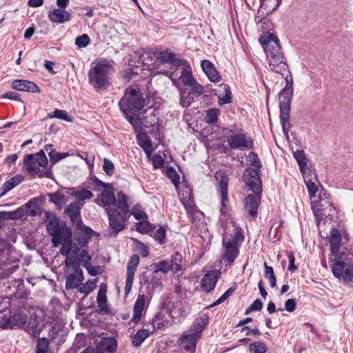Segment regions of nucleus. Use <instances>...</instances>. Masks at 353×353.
Segmentation results:
<instances>
[{"mask_svg": "<svg viewBox=\"0 0 353 353\" xmlns=\"http://www.w3.org/2000/svg\"><path fill=\"white\" fill-rule=\"evenodd\" d=\"M91 257L87 251L81 249L72 239V231L68 228V268L71 265L74 272L68 275V289L79 288L83 276L81 265L86 267L90 263Z\"/></svg>", "mask_w": 353, "mask_h": 353, "instance_id": "f257e3e1", "label": "nucleus"}, {"mask_svg": "<svg viewBox=\"0 0 353 353\" xmlns=\"http://www.w3.org/2000/svg\"><path fill=\"white\" fill-rule=\"evenodd\" d=\"M259 41L265 52L270 69L282 74L283 72H288L289 68L277 36L268 32L261 37Z\"/></svg>", "mask_w": 353, "mask_h": 353, "instance_id": "f03ea898", "label": "nucleus"}, {"mask_svg": "<svg viewBox=\"0 0 353 353\" xmlns=\"http://www.w3.org/2000/svg\"><path fill=\"white\" fill-rule=\"evenodd\" d=\"M113 64L112 60L101 59L91 65L88 81L97 91H103L110 85L111 75L114 72Z\"/></svg>", "mask_w": 353, "mask_h": 353, "instance_id": "7ed1b4c3", "label": "nucleus"}, {"mask_svg": "<svg viewBox=\"0 0 353 353\" xmlns=\"http://www.w3.org/2000/svg\"><path fill=\"white\" fill-rule=\"evenodd\" d=\"M82 206L70 202L68 205V217L70 218L73 230L68 227L74 234V239L78 243L79 247L83 248L90 237L92 230L85 225L81 216Z\"/></svg>", "mask_w": 353, "mask_h": 353, "instance_id": "20e7f679", "label": "nucleus"}, {"mask_svg": "<svg viewBox=\"0 0 353 353\" xmlns=\"http://www.w3.org/2000/svg\"><path fill=\"white\" fill-rule=\"evenodd\" d=\"M330 268L333 275L346 283H353V250H344L340 255L332 258Z\"/></svg>", "mask_w": 353, "mask_h": 353, "instance_id": "39448f33", "label": "nucleus"}, {"mask_svg": "<svg viewBox=\"0 0 353 353\" xmlns=\"http://www.w3.org/2000/svg\"><path fill=\"white\" fill-rule=\"evenodd\" d=\"M119 105L124 114L139 112L143 108L145 100L137 85L126 88Z\"/></svg>", "mask_w": 353, "mask_h": 353, "instance_id": "423d86ee", "label": "nucleus"}, {"mask_svg": "<svg viewBox=\"0 0 353 353\" xmlns=\"http://www.w3.org/2000/svg\"><path fill=\"white\" fill-rule=\"evenodd\" d=\"M292 97V82L286 79V85L279 94L280 121L285 137L288 139L289 129L287 124L289 123L290 105Z\"/></svg>", "mask_w": 353, "mask_h": 353, "instance_id": "0eeeda50", "label": "nucleus"}, {"mask_svg": "<svg viewBox=\"0 0 353 353\" xmlns=\"http://www.w3.org/2000/svg\"><path fill=\"white\" fill-rule=\"evenodd\" d=\"M244 241V236L240 227H235L230 238H223V245L225 250V257L228 263H233L239 254V248Z\"/></svg>", "mask_w": 353, "mask_h": 353, "instance_id": "6e6552de", "label": "nucleus"}, {"mask_svg": "<svg viewBox=\"0 0 353 353\" xmlns=\"http://www.w3.org/2000/svg\"><path fill=\"white\" fill-rule=\"evenodd\" d=\"M47 164L48 159L43 151L28 155L25 159V168L31 175H43Z\"/></svg>", "mask_w": 353, "mask_h": 353, "instance_id": "1a4fd4ad", "label": "nucleus"}, {"mask_svg": "<svg viewBox=\"0 0 353 353\" xmlns=\"http://www.w3.org/2000/svg\"><path fill=\"white\" fill-rule=\"evenodd\" d=\"M231 134L226 136L227 143L230 148L233 150L251 149L253 148L254 142L252 139L243 130L239 132L234 133L232 130L226 129Z\"/></svg>", "mask_w": 353, "mask_h": 353, "instance_id": "9d476101", "label": "nucleus"}, {"mask_svg": "<svg viewBox=\"0 0 353 353\" xmlns=\"http://www.w3.org/2000/svg\"><path fill=\"white\" fill-rule=\"evenodd\" d=\"M28 317L25 330L32 335H39L43 327V312L39 308H32L28 312Z\"/></svg>", "mask_w": 353, "mask_h": 353, "instance_id": "9b49d317", "label": "nucleus"}, {"mask_svg": "<svg viewBox=\"0 0 353 353\" xmlns=\"http://www.w3.org/2000/svg\"><path fill=\"white\" fill-rule=\"evenodd\" d=\"M109 221V228L111 234L116 236L119 232L123 230L127 220L126 214L119 212L117 209L110 210L108 208L107 212Z\"/></svg>", "mask_w": 353, "mask_h": 353, "instance_id": "f8f14e48", "label": "nucleus"}, {"mask_svg": "<svg viewBox=\"0 0 353 353\" xmlns=\"http://www.w3.org/2000/svg\"><path fill=\"white\" fill-rule=\"evenodd\" d=\"M28 312L26 309H20L13 312H11L9 317L4 321L0 322V327L12 328L14 326L25 327L27 323Z\"/></svg>", "mask_w": 353, "mask_h": 353, "instance_id": "ddd939ff", "label": "nucleus"}, {"mask_svg": "<svg viewBox=\"0 0 353 353\" xmlns=\"http://www.w3.org/2000/svg\"><path fill=\"white\" fill-rule=\"evenodd\" d=\"M259 172L252 168L245 169L243 174L245 183L254 194H261L262 190L261 180L259 177Z\"/></svg>", "mask_w": 353, "mask_h": 353, "instance_id": "4468645a", "label": "nucleus"}, {"mask_svg": "<svg viewBox=\"0 0 353 353\" xmlns=\"http://www.w3.org/2000/svg\"><path fill=\"white\" fill-rule=\"evenodd\" d=\"M341 241V236L339 233V230L333 228L330 231V236L329 243L331 248V254L329 256L330 263H333V260L331 258H334L337 255H340L345 250H353V247H343L342 248H340V244Z\"/></svg>", "mask_w": 353, "mask_h": 353, "instance_id": "2eb2a0df", "label": "nucleus"}, {"mask_svg": "<svg viewBox=\"0 0 353 353\" xmlns=\"http://www.w3.org/2000/svg\"><path fill=\"white\" fill-rule=\"evenodd\" d=\"M140 262L139 256L137 254H133L127 264L126 280L125 286V293L128 294L132 289L135 272Z\"/></svg>", "mask_w": 353, "mask_h": 353, "instance_id": "dca6fc26", "label": "nucleus"}, {"mask_svg": "<svg viewBox=\"0 0 353 353\" xmlns=\"http://www.w3.org/2000/svg\"><path fill=\"white\" fill-rule=\"evenodd\" d=\"M66 0H57V7L48 13V19L54 23H63L66 20Z\"/></svg>", "mask_w": 353, "mask_h": 353, "instance_id": "f3484780", "label": "nucleus"}, {"mask_svg": "<svg viewBox=\"0 0 353 353\" xmlns=\"http://www.w3.org/2000/svg\"><path fill=\"white\" fill-rule=\"evenodd\" d=\"M199 339L198 334H183L178 339L177 343L186 352L195 353L196 344Z\"/></svg>", "mask_w": 353, "mask_h": 353, "instance_id": "a211bd4d", "label": "nucleus"}, {"mask_svg": "<svg viewBox=\"0 0 353 353\" xmlns=\"http://www.w3.org/2000/svg\"><path fill=\"white\" fill-rule=\"evenodd\" d=\"M171 81L176 87L179 86L180 81L185 85L188 86L192 84L193 82H195L196 80L194 79L192 74V68L190 64L186 62V63L183 65V67L181 70L180 76L178 77H171Z\"/></svg>", "mask_w": 353, "mask_h": 353, "instance_id": "6ab92c4d", "label": "nucleus"}, {"mask_svg": "<svg viewBox=\"0 0 353 353\" xmlns=\"http://www.w3.org/2000/svg\"><path fill=\"white\" fill-rule=\"evenodd\" d=\"M117 349V341L113 337H103L96 345L97 353H115Z\"/></svg>", "mask_w": 353, "mask_h": 353, "instance_id": "aec40b11", "label": "nucleus"}, {"mask_svg": "<svg viewBox=\"0 0 353 353\" xmlns=\"http://www.w3.org/2000/svg\"><path fill=\"white\" fill-rule=\"evenodd\" d=\"M261 203V194H248L245 198V209L248 214L252 218H256L258 208Z\"/></svg>", "mask_w": 353, "mask_h": 353, "instance_id": "412c9836", "label": "nucleus"}, {"mask_svg": "<svg viewBox=\"0 0 353 353\" xmlns=\"http://www.w3.org/2000/svg\"><path fill=\"white\" fill-rule=\"evenodd\" d=\"M218 272L217 270H211L204 275L201 281V287L205 292H210L214 289L218 280Z\"/></svg>", "mask_w": 353, "mask_h": 353, "instance_id": "4be33fe9", "label": "nucleus"}, {"mask_svg": "<svg viewBox=\"0 0 353 353\" xmlns=\"http://www.w3.org/2000/svg\"><path fill=\"white\" fill-rule=\"evenodd\" d=\"M146 297L145 294H139L133 307V315L131 321L135 323L139 322L141 319L142 314L145 308Z\"/></svg>", "mask_w": 353, "mask_h": 353, "instance_id": "5701e85b", "label": "nucleus"}, {"mask_svg": "<svg viewBox=\"0 0 353 353\" xmlns=\"http://www.w3.org/2000/svg\"><path fill=\"white\" fill-rule=\"evenodd\" d=\"M68 190L71 191L68 193L71 196L74 198L72 202L82 207L85 200H89L93 196V194L86 189L75 190L74 188H71L68 189Z\"/></svg>", "mask_w": 353, "mask_h": 353, "instance_id": "b1692460", "label": "nucleus"}, {"mask_svg": "<svg viewBox=\"0 0 353 353\" xmlns=\"http://www.w3.org/2000/svg\"><path fill=\"white\" fill-rule=\"evenodd\" d=\"M186 61L185 59H180L175 58L173 61H170L168 63L169 70H165L159 68V73L168 76L171 79V77H176L177 75H175V72L179 70L183 67V65L186 63Z\"/></svg>", "mask_w": 353, "mask_h": 353, "instance_id": "393cba45", "label": "nucleus"}, {"mask_svg": "<svg viewBox=\"0 0 353 353\" xmlns=\"http://www.w3.org/2000/svg\"><path fill=\"white\" fill-rule=\"evenodd\" d=\"M201 68L212 82H219L221 77L214 65L208 60H203L201 64Z\"/></svg>", "mask_w": 353, "mask_h": 353, "instance_id": "a878e982", "label": "nucleus"}, {"mask_svg": "<svg viewBox=\"0 0 353 353\" xmlns=\"http://www.w3.org/2000/svg\"><path fill=\"white\" fill-rule=\"evenodd\" d=\"M12 88L19 91L39 92V87L34 83L26 80H15L12 83Z\"/></svg>", "mask_w": 353, "mask_h": 353, "instance_id": "bb28decb", "label": "nucleus"}, {"mask_svg": "<svg viewBox=\"0 0 353 353\" xmlns=\"http://www.w3.org/2000/svg\"><path fill=\"white\" fill-rule=\"evenodd\" d=\"M109 188H105L101 195V202L103 203L106 212H108V208L110 210L114 209L113 206L115 205L116 203V196Z\"/></svg>", "mask_w": 353, "mask_h": 353, "instance_id": "cd10ccee", "label": "nucleus"}, {"mask_svg": "<svg viewBox=\"0 0 353 353\" xmlns=\"http://www.w3.org/2000/svg\"><path fill=\"white\" fill-rule=\"evenodd\" d=\"M152 330H160L164 327H169L171 325V321L168 319L167 315L163 312L160 311L154 316L152 321Z\"/></svg>", "mask_w": 353, "mask_h": 353, "instance_id": "c85d7f7f", "label": "nucleus"}, {"mask_svg": "<svg viewBox=\"0 0 353 353\" xmlns=\"http://www.w3.org/2000/svg\"><path fill=\"white\" fill-rule=\"evenodd\" d=\"M115 205L113 206L114 209L120 210L119 212H122L123 214H128L130 211V207L127 202L126 195L121 191L117 193V199H116Z\"/></svg>", "mask_w": 353, "mask_h": 353, "instance_id": "c756f323", "label": "nucleus"}, {"mask_svg": "<svg viewBox=\"0 0 353 353\" xmlns=\"http://www.w3.org/2000/svg\"><path fill=\"white\" fill-rule=\"evenodd\" d=\"M154 332V330L141 329L132 337V345L134 347H139L142 343Z\"/></svg>", "mask_w": 353, "mask_h": 353, "instance_id": "7c9ffc66", "label": "nucleus"}, {"mask_svg": "<svg viewBox=\"0 0 353 353\" xmlns=\"http://www.w3.org/2000/svg\"><path fill=\"white\" fill-rule=\"evenodd\" d=\"M161 305L162 310H165L170 317H173L172 312L178 307L179 302L172 297L166 296L162 300Z\"/></svg>", "mask_w": 353, "mask_h": 353, "instance_id": "2f4dec72", "label": "nucleus"}, {"mask_svg": "<svg viewBox=\"0 0 353 353\" xmlns=\"http://www.w3.org/2000/svg\"><path fill=\"white\" fill-rule=\"evenodd\" d=\"M228 178L225 176H221L219 181L220 193L221 195V209L222 214L225 213V201H228Z\"/></svg>", "mask_w": 353, "mask_h": 353, "instance_id": "473e14b6", "label": "nucleus"}, {"mask_svg": "<svg viewBox=\"0 0 353 353\" xmlns=\"http://www.w3.org/2000/svg\"><path fill=\"white\" fill-rule=\"evenodd\" d=\"M294 159L296 160L300 171L302 174H305L307 167V160L305 155L304 151L302 150H297L293 153Z\"/></svg>", "mask_w": 353, "mask_h": 353, "instance_id": "72a5a7b5", "label": "nucleus"}, {"mask_svg": "<svg viewBox=\"0 0 353 353\" xmlns=\"http://www.w3.org/2000/svg\"><path fill=\"white\" fill-rule=\"evenodd\" d=\"M220 91H223L224 94H219L218 95L219 97V104L222 105L224 104H228L232 102V92L230 89V87L225 84H221L219 85Z\"/></svg>", "mask_w": 353, "mask_h": 353, "instance_id": "f704fd0d", "label": "nucleus"}, {"mask_svg": "<svg viewBox=\"0 0 353 353\" xmlns=\"http://www.w3.org/2000/svg\"><path fill=\"white\" fill-rule=\"evenodd\" d=\"M208 323V317L205 315L203 317L196 319L192 325L194 332L192 334H198V337L201 338V333L203 332Z\"/></svg>", "mask_w": 353, "mask_h": 353, "instance_id": "c9c22d12", "label": "nucleus"}, {"mask_svg": "<svg viewBox=\"0 0 353 353\" xmlns=\"http://www.w3.org/2000/svg\"><path fill=\"white\" fill-rule=\"evenodd\" d=\"M10 302L8 298L2 299L0 297V322L4 321L9 317L11 313L10 309Z\"/></svg>", "mask_w": 353, "mask_h": 353, "instance_id": "e433bc0d", "label": "nucleus"}, {"mask_svg": "<svg viewBox=\"0 0 353 353\" xmlns=\"http://www.w3.org/2000/svg\"><path fill=\"white\" fill-rule=\"evenodd\" d=\"M155 270L152 272V277H157L158 272L163 274L168 273L172 269V264L168 260H162L157 263H154Z\"/></svg>", "mask_w": 353, "mask_h": 353, "instance_id": "4c0bfd02", "label": "nucleus"}, {"mask_svg": "<svg viewBox=\"0 0 353 353\" xmlns=\"http://www.w3.org/2000/svg\"><path fill=\"white\" fill-rule=\"evenodd\" d=\"M184 90H188V92H190V94L194 99L201 96L204 92L203 87L196 81L187 86Z\"/></svg>", "mask_w": 353, "mask_h": 353, "instance_id": "58836bf2", "label": "nucleus"}, {"mask_svg": "<svg viewBox=\"0 0 353 353\" xmlns=\"http://www.w3.org/2000/svg\"><path fill=\"white\" fill-rule=\"evenodd\" d=\"M194 99H195L190 94V92H188V90H185L184 89L181 90L179 103L183 108L189 107Z\"/></svg>", "mask_w": 353, "mask_h": 353, "instance_id": "ea45409f", "label": "nucleus"}, {"mask_svg": "<svg viewBox=\"0 0 353 353\" xmlns=\"http://www.w3.org/2000/svg\"><path fill=\"white\" fill-rule=\"evenodd\" d=\"M182 255L179 252H175L172 256L170 263L172 264V269L174 270L176 272L182 270Z\"/></svg>", "mask_w": 353, "mask_h": 353, "instance_id": "a19ab883", "label": "nucleus"}, {"mask_svg": "<svg viewBox=\"0 0 353 353\" xmlns=\"http://www.w3.org/2000/svg\"><path fill=\"white\" fill-rule=\"evenodd\" d=\"M205 121L208 124H213L217 121L220 110L218 108H210L206 110Z\"/></svg>", "mask_w": 353, "mask_h": 353, "instance_id": "79ce46f5", "label": "nucleus"}, {"mask_svg": "<svg viewBox=\"0 0 353 353\" xmlns=\"http://www.w3.org/2000/svg\"><path fill=\"white\" fill-rule=\"evenodd\" d=\"M175 54L169 50H164L158 53L157 60L159 61L161 63L168 64L170 61L174 59Z\"/></svg>", "mask_w": 353, "mask_h": 353, "instance_id": "37998d69", "label": "nucleus"}, {"mask_svg": "<svg viewBox=\"0 0 353 353\" xmlns=\"http://www.w3.org/2000/svg\"><path fill=\"white\" fill-rule=\"evenodd\" d=\"M268 347L263 341H256L249 345V353H265Z\"/></svg>", "mask_w": 353, "mask_h": 353, "instance_id": "c03bdc74", "label": "nucleus"}, {"mask_svg": "<svg viewBox=\"0 0 353 353\" xmlns=\"http://www.w3.org/2000/svg\"><path fill=\"white\" fill-rule=\"evenodd\" d=\"M90 184L93 186L94 190H100L101 188H112L110 183H105L99 180L97 176H92L90 179Z\"/></svg>", "mask_w": 353, "mask_h": 353, "instance_id": "a18cd8bd", "label": "nucleus"}, {"mask_svg": "<svg viewBox=\"0 0 353 353\" xmlns=\"http://www.w3.org/2000/svg\"><path fill=\"white\" fill-rule=\"evenodd\" d=\"M181 201L182 202L188 213H194L195 210V206L194 204L192 196L191 194L188 195V199H186V197L181 198Z\"/></svg>", "mask_w": 353, "mask_h": 353, "instance_id": "49530a36", "label": "nucleus"}, {"mask_svg": "<svg viewBox=\"0 0 353 353\" xmlns=\"http://www.w3.org/2000/svg\"><path fill=\"white\" fill-rule=\"evenodd\" d=\"M261 5L265 6L270 12L276 10L282 0H260Z\"/></svg>", "mask_w": 353, "mask_h": 353, "instance_id": "de8ad7c7", "label": "nucleus"}, {"mask_svg": "<svg viewBox=\"0 0 353 353\" xmlns=\"http://www.w3.org/2000/svg\"><path fill=\"white\" fill-rule=\"evenodd\" d=\"M50 201H52L58 208H62L65 205V197L63 194L57 192L49 195Z\"/></svg>", "mask_w": 353, "mask_h": 353, "instance_id": "09e8293b", "label": "nucleus"}, {"mask_svg": "<svg viewBox=\"0 0 353 353\" xmlns=\"http://www.w3.org/2000/svg\"><path fill=\"white\" fill-rule=\"evenodd\" d=\"M36 353H50L48 349V341L45 338L38 340Z\"/></svg>", "mask_w": 353, "mask_h": 353, "instance_id": "8fccbe9b", "label": "nucleus"}, {"mask_svg": "<svg viewBox=\"0 0 353 353\" xmlns=\"http://www.w3.org/2000/svg\"><path fill=\"white\" fill-rule=\"evenodd\" d=\"M139 145L144 150V151L149 154L152 150V145L151 140L148 139V137H144L143 139L139 138Z\"/></svg>", "mask_w": 353, "mask_h": 353, "instance_id": "3c124183", "label": "nucleus"}, {"mask_svg": "<svg viewBox=\"0 0 353 353\" xmlns=\"http://www.w3.org/2000/svg\"><path fill=\"white\" fill-rule=\"evenodd\" d=\"M135 250L139 252L143 257H146L149 254L148 248L141 241L134 239Z\"/></svg>", "mask_w": 353, "mask_h": 353, "instance_id": "603ef678", "label": "nucleus"}, {"mask_svg": "<svg viewBox=\"0 0 353 353\" xmlns=\"http://www.w3.org/2000/svg\"><path fill=\"white\" fill-rule=\"evenodd\" d=\"M137 230L142 234L151 232L155 227L152 226L148 221H141L136 224Z\"/></svg>", "mask_w": 353, "mask_h": 353, "instance_id": "864d4df0", "label": "nucleus"}, {"mask_svg": "<svg viewBox=\"0 0 353 353\" xmlns=\"http://www.w3.org/2000/svg\"><path fill=\"white\" fill-rule=\"evenodd\" d=\"M96 287V283L93 281H89L88 282L79 285V292L84 294L85 296L88 295Z\"/></svg>", "mask_w": 353, "mask_h": 353, "instance_id": "5fc2aeb1", "label": "nucleus"}, {"mask_svg": "<svg viewBox=\"0 0 353 353\" xmlns=\"http://www.w3.org/2000/svg\"><path fill=\"white\" fill-rule=\"evenodd\" d=\"M305 183L308 190L309 196L310 199L316 197V194L318 191V187L311 180L305 179Z\"/></svg>", "mask_w": 353, "mask_h": 353, "instance_id": "6e6d98bb", "label": "nucleus"}, {"mask_svg": "<svg viewBox=\"0 0 353 353\" xmlns=\"http://www.w3.org/2000/svg\"><path fill=\"white\" fill-rule=\"evenodd\" d=\"M165 237L166 231L163 227H159L153 233V238L158 241L160 243H163L165 242Z\"/></svg>", "mask_w": 353, "mask_h": 353, "instance_id": "4d7b16f0", "label": "nucleus"}, {"mask_svg": "<svg viewBox=\"0 0 353 353\" xmlns=\"http://www.w3.org/2000/svg\"><path fill=\"white\" fill-rule=\"evenodd\" d=\"M312 208L318 222H319L321 219H323L324 216H326V209L321 208L319 205H312Z\"/></svg>", "mask_w": 353, "mask_h": 353, "instance_id": "13d9d810", "label": "nucleus"}, {"mask_svg": "<svg viewBox=\"0 0 353 353\" xmlns=\"http://www.w3.org/2000/svg\"><path fill=\"white\" fill-rule=\"evenodd\" d=\"M90 41V37L87 34H83L80 37H78L75 39V44L78 46V48H85L86 47Z\"/></svg>", "mask_w": 353, "mask_h": 353, "instance_id": "bf43d9fd", "label": "nucleus"}, {"mask_svg": "<svg viewBox=\"0 0 353 353\" xmlns=\"http://www.w3.org/2000/svg\"><path fill=\"white\" fill-rule=\"evenodd\" d=\"M103 169L108 176H112L114 172V165L113 163L106 158L103 159Z\"/></svg>", "mask_w": 353, "mask_h": 353, "instance_id": "052dcab7", "label": "nucleus"}, {"mask_svg": "<svg viewBox=\"0 0 353 353\" xmlns=\"http://www.w3.org/2000/svg\"><path fill=\"white\" fill-rule=\"evenodd\" d=\"M249 159L250 161V165L252 166H254L255 170H257L258 171H260V169L261 168V163L259 160L257 154L253 152H251L249 154Z\"/></svg>", "mask_w": 353, "mask_h": 353, "instance_id": "680f3d73", "label": "nucleus"}, {"mask_svg": "<svg viewBox=\"0 0 353 353\" xmlns=\"http://www.w3.org/2000/svg\"><path fill=\"white\" fill-rule=\"evenodd\" d=\"M130 214L134 216L135 219L139 221L148 217L144 211L135 206L132 209Z\"/></svg>", "mask_w": 353, "mask_h": 353, "instance_id": "e2e57ef3", "label": "nucleus"}, {"mask_svg": "<svg viewBox=\"0 0 353 353\" xmlns=\"http://www.w3.org/2000/svg\"><path fill=\"white\" fill-rule=\"evenodd\" d=\"M152 163L154 168H160L164 166V160L159 154H155L152 157Z\"/></svg>", "mask_w": 353, "mask_h": 353, "instance_id": "0e129e2a", "label": "nucleus"}, {"mask_svg": "<svg viewBox=\"0 0 353 353\" xmlns=\"http://www.w3.org/2000/svg\"><path fill=\"white\" fill-rule=\"evenodd\" d=\"M296 303L294 299H288L285 303V309L289 312H292L296 310Z\"/></svg>", "mask_w": 353, "mask_h": 353, "instance_id": "69168bd1", "label": "nucleus"}, {"mask_svg": "<svg viewBox=\"0 0 353 353\" xmlns=\"http://www.w3.org/2000/svg\"><path fill=\"white\" fill-rule=\"evenodd\" d=\"M168 176L171 179L172 183L178 188L179 184V176L174 170L168 172Z\"/></svg>", "mask_w": 353, "mask_h": 353, "instance_id": "338daca9", "label": "nucleus"}, {"mask_svg": "<svg viewBox=\"0 0 353 353\" xmlns=\"http://www.w3.org/2000/svg\"><path fill=\"white\" fill-rule=\"evenodd\" d=\"M84 156H81V158L84 159L88 166L90 169H92L94 166V154H89L88 153H84Z\"/></svg>", "mask_w": 353, "mask_h": 353, "instance_id": "774afa93", "label": "nucleus"}]
</instances>
